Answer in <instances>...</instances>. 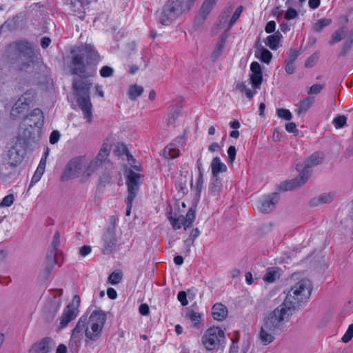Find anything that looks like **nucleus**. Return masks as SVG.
<instances>
[{"mask_svg": "<svg viewBox=\"0 0 353 353\" xmlns=\"http://www.w3.org/2000/svg\"><path fill=\"white\" fill-rule=\"evenodd\" d=\"M44 117L43 112L39 109H34L31 113L25 119V125L29 126L31 129L33 127L39 130L43 125Z\"/></svg>", "mask_w": 353, "mask_h": 353, "instance_id": "a211bd4d", "label": "nucleus"}, {"mask_svg": "<svg viewBox=\"0 0 353 353\" xmlns=\"http://www.w3.org/2000/svg\"><path fill=\"white\" fill-rule=\"evenodd\" d=\"M203 173H199V177H198V179L196 181V189L198 195H200V194L201 192V190L203 189Z\"/></svg>", "mask_w": 353, "mask_h": 353, "instance_id": "680f3d73", "label": "nucleus"}, {"mask_svg": "<svg viewBox=\"0 0 353 353\" xmlns=\"http://www.w3.org/2000/svg\"><path fill=\"white\" fill-rule=\"evenodd\" d=\"M60 245V234L59 231H57L53 236V239L51 243L50 249L48 251L47 259L50 261H55L57 255V250Z\"/></svg>", "mask_w": 353, "mask_h": 353, "instance_id": "393cba45", "label": "nucleus"}, {"mask_svg": "<svg viewBox=\"0 0 353 353\" xmlns=\"http://www.w3.org/2000/svg\"><path fill=\"white\" fill-rule=\"evenodd\" d=\"M297 16V11L292 8H289L285 13V18L288 20H291L295 19Z\"/></svg>", "mask_w": 353, "mask_h": 353, "instance_id": "4d7b16f0", "label": "nucleus"}, {"mask_svg": "<svg viewBox=\"0 0 353 353\" xmlns=\"http://www.w3.org/2000/svg\"><path fill=\"white\" fill-rule=\"evenodd\" d=\"M14 200L13 194H8L6 196L0 203V207H9L10 206Z\"/></svg>", "mask_w": 353, "mask_h": 353, "instance_id": "5fc2aeb1", "label": "nucleus"}, {"mask_svg": "<svg viewBox=\"0 0 353 353\" xmlns=\"http://www.w3.org/2000/svg\"><path fill=\"white\" fill-rule=\"evenodd\" d=\"M39 132V130L33 127V129H31L30 127L26 128L24 129L23 132V139L26 141L34 140L37 136V134Z\"/></svg>", "mask_w": 353, "mask_h": 353, "instance_id": "79ce46f5", "label": "nucleus"}, {"mask_svg": "<svg viewBox=\"0 0 353 353\" xmlns=\"http://www.w3.org/2000/svg\"><path fill=\"white\" fill-rule=\"evenodd\" d=\"M177 299L181 302V305L183 306H185V305H187L188 304V301L187 300V295H186L185 292L180 291L178 293Z\"/></svg>", "mask_w": 353, "mask_h": 353, "instance_id": "e2e57ef3", "label": "nucleus"}, {"mask_svg": "<svg viewBox=\"0 0 353 353\" xmlns=\"http://www.w3.org/2000/svg\"><path fill=\"white\" fill-rule=\"evenodd\" d=\"M100 75L103 78L112 77L114 73V70L110 66L105 65L99 71Z\"/></svg>", "mask_w": 353, "mask_h": 353, "instance_id": "603ef678", "label": "nucleus"}, {"mask_svg": "<svg viewBox=\"0 0 353 353\" xmlns=\"http://www.w3.org/2000/svg\"><path fill=\"white\" fill-rule=\"evenodd\" d=\"M33 97L32 92H26L25 94L19 98L15 103L12 109L11 114L14 117H17L18 114H24L27 112Z\"/></svg>", "mask_w": 353, "mask_h": 353, "instance_id": "dca6fc26", "label": "nucleus"}, {"mask_svg": "<svg viewBox=\"0 0 353 353\" xmlns=\"http://www.w3.org/2000/svg\"><path fill=\"white\" fill-rule=\"evenodd\" d=\"M107 319L106 314L101 310L94 311L90 316L85 329V336L92 341H97L102 333Z\"/></svg>", "mask_w": 353, "mask_h": 353, "instance_id": "0eeeda50", "label": "nucleus"}, {"mask_svg": "<svg viewBox=\"0 0 353 353\" xmlns=\"http://www.w3.org/2000/svg\"><path fill=\"white\" fill-rule=\"evenodd\" d=\"M110 147L107 143H103L102 147L97 154V157L94 159L96 161H99L101 164L103 161L108 157L110 154Z\"/></svg>", "mask_w": 353, "mask_h": 353, "instance_id": "a19ab883", "label": "nucleus"}, {"mask_svg": "<svg viewBox=\"0 0 353 353\" xmlns=\"http://www.w3.org/2000/svg\"><path fill=\"white\" fill-rule=\"evenodd\" d=\"M281 37V34L277 31L274 34L268 36L265 39V44L273 50H276L279 47Z\"/></svg>", "mask_w": 353, "mask_h": 353, "instance_id": "bb28decb", "label": "nucleus"}, {"mask_svg": "<svg viewBox=\"0 0 353 353\" xmlns=\"http://www.w3.org/2000/svg\"><path fill=\"white\" fill-rule=\"evenodd\" d=\"M176 189L178 190L179 194H181L182 196L186 193L187 188L185 182L178 181L175 184Z\"/></svg>", "mask_w": 353, "mask_h": 353, "instance_id": "13d9d810", "label": "nucleus"}, {"mask_svg": "<svg viewBox=\"0 0 353 353\" xmlns=\"http://www.w3.org/2000/svg\"><path fill=\"white\" fill-rule=\"evenodd\" d=\"M60 139V133L59 131L54 130L50 136V143L51 144H55L58 142Z\"/></svg>", "mask_w": 353, "mask_h": 353, "instance_id": "774afa93", "label": "nucleus"}, {"mask_svg": "<svg viewBox=\"0 0 353 353\" xmlns=\"http://www.w3.org/2000/svg\"><path fill=\"white\" fill-rule=\"evenodd\" d=\"M141 175L134 172L132 170L127 172L126 174V185L128 187V196L135 198L139 190L141 183Z\"/></svg>", "mask_w": 353, "mask_h": 353, "instance_id": "f8f14e48", "label": "nucleus"}, {"mask_svg": "<svg viewBox=\"0 0 353 353\" xmlns=\"http://www.w3.org/2000/svg\"><path fill=\"white\" fill-rule=\"evenodd\" d=\"M250 79L252 83V86L254 89H259L261 87L263 76L262 73H252L250 76Z\"/></svg>", "mask_w": 353, "mask_h": 353, "instance_id": "a18cd8bd", "label": "nucleus"}, {"mask_svg": "<svg viewBox=\"0 0 353 353\" xmlns=\"http://www.w3.org/2000/svg\"><path fill=\"white\" fill-rule=\"evenodd\" d=\"M334 194L331 192L323 193L312 201V205H317L321 203H329L332 201Z\"/></svg>", "mask_w": 353, "mask_h": 353, "instance_id": "2f4dec72", "label": "nucleus"}, {"mask_svg": "<svg viewBox=\"0 0 353 353\" xmlns=\"http://www.w3.org/2000/svg\"><path fill=\"white\" fill-rule=\"evenodd\" d=\"M318 58H319V56L316 53H314L312 55H311L305 61V67H307V68L312 67L314 65L316 60L318 59Z\"/></svg>", "mask_w": 353, "mask_h": 353, "instance_id": "052dcab7", "label": "nucleus"}, {"mask_svg": "<svg viewBox=\"0 0 353 353\" xmlns=\"http://www.w3.org/2000/svg\"><path fill=\"white\" fill-rule=\"evenodd\" d=\"M279 199L280 196L277 192L265 195L260 200V205L258 208L263 213H269L274 209L276 204L279 201Z\"/></svg>", "mask_w": 353, "mask_h": 353, "instance_id": "f3484780", "label": "nucleus"}, {"mask_svg": "<svg viewBox=\"0 0 353 353\" xmlns=\"http://www.w3.org/2000/svg\"><path fill=\"white\" fill-rule=\"evenodd\" d=\"M323 85L321 84H314L312 85L308 91V94H319L321 90L323 89Z\"/></svg>", "mask_w": 353, "mask_h": 353, "instance_id": "69168bd1", "label": "nucleus"}, {"mask_svg": "<svg viewBox=\"0 0 353 353\" xmlns=\"http://www.w3.org/2000/svg\"><path fill=\"white\" fill-rule=\"evenodd\" d=\"M299 52L296 50H292L288 54V57L285 60L287 62L294 63L298 57Z\"/></svg>", "mask_w": 353, "mask_h": 353, "instance_id": "bf43d9fd", "label": "nucleus"}, {"mask_svg": "<svg viewBox=\"0 0 353 353\" xmlns=\"http://www.w3.org/2000/svg\"><path fill=\"white\" fill-rule=\"evenodd\" d=\"M180 151L173 144L167 145L163 150V156L165 159H172L179 157Z\"/></svg>", "mask_w": 353, "mask_h": 353, "instance_id": "473e14b6", "label": "nucleus"}, {"mask_svg": "<svg viewBox=\"0 0 353 353\" xmlns=\"http://www.w3.org/2000/svg\"><path fill=\"white\" fill-rule=\"evenodd\" d=\"M58 292L59 294L58 295H53L51 299H49L43 309L45 318L48 321L54 319L62 304L61 298L62 290H59Z\"/></svg>", "mask_w": 353, "mask_h": 353, "instance_id": "9b49d317", "label": "nucleus"}, {"mask_svg": "<svg viewBox=\"0 0 353 353\" xmlns=\"http://www.w3.org/2000/svg\"><path fill=\"white\" fill-rule=\"evenodd\" d=\"M196 218V211L192 208H190L185 215L183 216V221L185 223V230L190 228Z\"/></svg>", "mask_w": 353, "mask_h": 353, "instance_id": "e433bc0d", "label": "nucleus"}, {"mask_svg": "<svg viewBox=\"0 0 353 353\" xmlns=\"http://www.w3.org/2000/svg\"><path fill=\"white\" fill-rule=\"evenodd\" d=\"M353 337V323L348 326L345 334L342 337V341L344 343L349 342Z\"/></svg>", "mask_w": 353, "mask_h": 353, "instance_id": "864d4df0", "label": "nucleus"}, {"mask_svg": "<svg viewBox=\"0 0 353 353\" xmlns=\"http://www.w3.org/2000/svg\"><path fill=\"white\" fill-rule=\"evenodd\" d=\"M352 44H353V42H352V41L346 40V41L343 45V48H342V50H341L342 56H345L347 54V53L351 49Z\"/></svg>", "mask_w": 353, "mask_h": 353, "instance_id": "0e129e2a", "label": "nucleus"}, {"mask_svg": "<svg viewBox=\"0 0 353 353\" xmlns=\"http://www.w3.org/2000/svg\"><path fill=\"white\" fill-rule=\"evenodd\" d=\"M228 34L227 32H225L221 37L220 40L216 45L214 50L212 54V57L214 59H217L219 55L221 54L222 50L225 44L227 38H228Z\"/></svg>", "mask_w": 353, "mask_h": 353, "instance_id": "7c9ffc66", "label": "nucleus"}, {"mask_svg": "<svg viewBox=\"0 0 353 353\" xmlns=\"http://www.w3.org/2000/svg\"><path fill=\"white\" fill-rule=\"evenodd\" d=\"M168 219L173 228L174 230H179L183 227L185 229V223L183 221V216L179 215L177 217H174L172 216H168Z\"/></svg>", "mask_w": 353, "mask_h": 353, "instance_id": "c9c22d12", "label": "nucleus"}, {"mask_svg": "<svg viewBox=\"0 0 353 353\" xmlns=\"http://www.w3.org/2000/svg\"><path fill=\"white\" fill-rule=\"evenodd\" d=\"M46 165V159L45 158H42L40 160L39 164L32 176V180H31V185H33L34 183H37L41 178L43 174L44 173L45 168Z\"/></svg>", "mask_w": 353, "mask_h": 353, "instance_id": "c85d7f7f", "label": "nucleus"}, {"mask_svg": "<svg viewBox=\"0 0 353 353\" xmlns=\"http://www.w3.org/2000/svg\"><path fill=\"white\" fill-rule=\"evenodd\" d=\"M88 0H71L70 6L72 10L79 19H83L85 17V6L88 5Z\"/></svg>", "mask_w": 353, "mask_h": 353, "instance_id": "4be33fe9", "label": "nucleus"}, {"mask_svg": "<svg viewBox=\"0 0 353 353\" xmlns=\"http://www.w3.org/2000/svg\"><path fill=\"white\" fill-rule=\"evenodd\" d=\"M277 276V272L272 270L268 269L267 272L263 276V280L268 283H273L276 281Z\"/></svg>", "mask_w": 353, "mask_h": 353, "instance_id": "09e8293b", "label": "nucleus"}, {"mask_svg": "<svg viewBox=\"0 0 353 353\" xmlns=\"http://www.w3.org/2000/svg\"><path fill=\"white\" fill-rule=\"evenodd\" d=\"M243 7L241 6H239L235 12H234L232 17H231L229 23H228V27L226 32H228L230 28L232 27V26L234 24V23L239 19L240 15L242 12Z\"/></svg>", "mask_w": 353, "mask_h": 353, "instance_id": "49530a36", "label": "nucleus"}, {"mask_svg": "<svg viewBox=\"0 0 353 353\" xmlns=\"http://www.w3.org/2000/svg\"><path fill=\"white\" fill-rule=\"evenodd\" d=\"M101 164L99 163V161H96L95 159H93L90 161V164L88 165L87 168L84 171L83 175L88 178L101 165Z\"/></svg>", "mask_w": 353, "mask_h": 353, "instance_id": "37998d69", "label": "nucleus"}, {"mask_svg": "<svg viewBox=\"0 0 353 353\" xmlns=\"http://www.w3.org/2000/svg\"><path fill=\"white\" fill-rule=\"evenodd\" d=\"M236 89L241 93H245L248 99H251L254 94L256 93V91L252 92L250 88H248L243 82H238L236 85Z\"/></svg>", "mask_w": 353, "mask_h": 353, "instance_id": "4c0bfd02", "label": "nucleus"}, {"mask_svg": "<svg viewBox=\"0 0 353 353\" xmlns=\"http://www.w3.org/2000/svg\"><path fill=\"white\" fill-rule=\"evenodd\" d=\"M117 239L115 232L112 229H108L103 237V252L109 254L115 248Z\"/></svg>", "mask_w": 353, "mask_h": 353, "instance_id": "6ab92c4d", "label": "nucleus"}, {"mask_svg": "<svg viewBox=\"0 0 353 353\" xmlns=\"http://www.w3.org/2000/svg\"><path fill=\"white\" fill-rule=\"evenodd\" d=\"M347 117L344 115H337L333 119V123L336 129L342 128L346 125Z\"/></svg>", "mask_w": 353, "mask_h": 353, "instance_id": "de8ad7c7", "label": "nucleus"}, {"mask_svg": "<svg viewBox=\"0 0 353 353\" xmlns=\"http://www.w3.org/2000/svg\"><path fill=\"white\" fill-rule=\"evenodd\" d=\"M236 154V148L233 145H230L228 149V163H233L235 161Z\"/></svg>", "mask_w": 353, "mask_h": 353, "instance_id": "6e6d98bb", "label": "nucleus"}, {"mask_svg": "<svg viewBox=\"0 0 353 353\" xmlns=\"http://www.w3.org/2000/svg\"><path fill=\"white\" fill-rule=\"evenodd\" d=\"M72 57L70 65L73 74L85 77L86 65L97 63L99 60V54L91 45H85L72 51Z\"/></svg>", "mask_w": 353, "mask_h": 353, "instance_id": "7ed1b4c3", "label": "nucleus"}, {"mask_svg": "<svg viewBox=\"0 0 353 353\" xmlns=\"http://www.w3.org/2000/svg\"><path fill=\"white\" fill-rule=\"evenodd\" d=\"M85 161L82 157L75 158L71 160L66 165L61 179L62 181H68L69 179L79 176L84 166Z\"/></svg>", "mask_w": 353, "mask_h": 353, "instance_id": "9d476101", "label": "nucleus"}, {"mask_svg": "<svg viewBox=\"0 0 353 353\" xmlns=\"http://www.w3.org/2000/svg\"><path fill=\"white\" fill-rule=\"evenodd\" d=\"M312 290L311 281L307 279H303L291 287L284 301L296 310L297 307L308 301Z\"/></svg>", "mask_w": 353, "mask_h": 353, "instance_id": "39448f33", "label": "nucleus"}, {"mask_svg": "<svg viewBox=\"0 0 353 353\" xmlns=\"http://www.w3.org/2000/svg\"><path fill=\"white\" fill-rule=\"evenodd\" d=\"M80 302L79 296L77 294L74 295L72 302L64 309L60 318L59 329L65 327L70 321L77 317L79 313Z\"/></svg>", "mask_w": 353, "mask_h": 353, "instance_id": "1a4fd4ad", "label": "nucleus"}, {"mask_svg": "<svg viewBox=\"0 0 353 353\" xmlns=\"http://www.w3.org/2000/svg\"><path fill=\"white\" fill-rule=\"evenodd\" d=\"M255 56L258 57L261 61L267 64L271 61L272 57V53L259 42L256 43Z\"/></svg>", "mask_w": 353, "mask_h": 353, "instance_id": "b1692460", "label": "nucleus"}, {"mask_svg": "<svg viewBox=\"0 0 353 353\" xmlns=\"http://www.w3.org/2000/svg\"><path fill=\"white\" fill-rule=\"evenodd\" d=\"M186 317L188 318L194 327H198L201 320V314L195 311L190 310L186 314Z\"/></svg>", "mask_w": 353, "mask_h": 353, "instance_id": "ea45409f", "label": "nucleus"}, {"mask_svg": "<svg viewBox=\"0 0 353 353\" xmlns=\"http://www.w3.org/2000/svg\"><path fill=\"white\" fill-rule=\"evenodd\" d=\"M91 83L88 81L74 79L72 88L77 98V103L82 111L83 118L88 122L92 121V104L90 97Z\"/></svg>", "mask_w": 353, "mask_h": 353, "instance_id": "20e7f679", "label": "nucleus"}, {"mask_svg": "<svg viewBox=\"0 0 353 353\" xmlns=\"http://www.w3.org/2000/svg\"><path fill=\"white\" fill-rule=\"evenodd\" d=\"M281 332L272 327L263 321L262 325L259 333V339L263 345H268L276 339V336Z\"/></svg>", "mask_w": 353, "mask_h": 353, "instance_id": "4468645a", "label": "nucleus"}, {"mask_svg": "<svg viewBox=\"0 0 353 353\" xmlns=\"http://www.w3.org/2000/svg\"><path fill=\"white\" fill-rule=\"evenodd\" d=\"M212 314L214 320L221 321L228 316V309L222 303H216L212 308Z\"/></svg>", "mask_w": 353, "mask_h": 353, "instance_id": "5701e85b", "label": "nucleus"}, {"mask_svg": "<svg viewBox=\"0 0 353 353\" xmlns=\"http://www.w3.org/2000/svg\"><path fill=\"white\" fill-rule=\"evenodd\" d=\"M34 56L32 46L27 40L11 42L5 50L7 62L21 70H26L33 63Z\"/></svg>", "mask_w": 353, "mask_h": 353, "instance_id": "f257e3e1", "label": "nucleus"}, {"mask_svg": "<svg viewBox=\"0 0 353 353\" xmlns=\"http://www.w3.org/2000/svg\"><path fill=\"white\" fill-rule=\"evenodd\" d=\"M332 22V20L330 19H321L316 21V23L313 26V30L316 32H321L324 28L329 26Z\"/></svg>", "mask_w": 353, "mask_h": 353, "instance_id": "c03bdc74", "label": "nucleus"}, {"mask_svg": "<svg viewBox=\"0 0 353 353\" xmlns=\"http://www.w3.org/2000/svg\"><path fill=\"white\" fill-rule=\"evenodd\" d=\"M294 311L293 307L290 306L283 301L281 305L264 317L263 321L281 332L283 325L289 321Z\"/></svg>", "mask_w": 353, "mask_h": 353, "instance_id": "423d86ee", "label": "nucleus"}, {"mask_svg": "<svg viewBox=\"0 0 353 353\" xmlns=\"http://www.w3.org/2000/svg\"><path fill=\"white\" fill-rule=\"evenodd\" d=\"M181 14V8L178 6L171 7L170 4L166 3L162 10L159 14V21L162 25H169L173 19Z\"/></svg>", "mask_w": 353, "mask_h": 353, "instance_id": "ddd939ff", "label": "nucleus"}, {"mask_svg": "<svg viewBox=\"0 0 353 353\" xmlns=\"http://www.w3.org/2000/svg\"><path fill=\"white\" fill-rule=\"evenodd\" d=\"M276 114L279 117L285 119V120H290L292 119V114L290 111L288 109L279 108L276 110Z\"/></svg>", "mask_w": 353, "mask_h": 353, "instance_id": "3c124183", "label": "nucleus"}, {"mask_svg": "<svg viewBox=\"0 0 353 353\" xmlns=\"http://www.w3.org/2000/svg\"><path fill=\"white\" fill-rule=\"evenodd\" d=\"M121 279L122 274L119 272H113L108 277V281L112 285L118 284Z\"/></svg>", "mask_w": 353, "mask_h": 353, "instance_id": "8fccbe9b", "label": "nucleus"}, {"mask_svg": "<svg viewBox=\"0 0 353 353\" xmlns=\"http://www.w3.org/2000/svg\"><path fill=\"white\" fill-rule=\"evenodd\" d=\"M225 337L223 330L212 326L208 328L202 336V343L207 350L219 349L225 343Z\"/></svg>", "mask_w": 353, "mask_h": 353, "instance_id": "6e6552de", "label": "nucleus"}, {"mask_svg": "<svg viewBox=\"0 0 353 353\" xmlns=\"http://www.w3.org/2000/svg\"><path fill=\"white\" fill-rule=\"evenodd\" d=\"M345 34L346 31L344 28L337 29L332 33L329 43L333 45L335 43L341 41L345 37Z\"/></svg>", "mask_w": 353, "mask_h": 353, "instance_id": "72a5a7b5", "label": "nucleus"}, {"mask_svg": "<svg viewBox=\"0 0 353 353\" xmlns=\"http://www.w3.org/2000/svg\"><path fill=\"white\" fill-rule=\"evenodd\" d=\"M56 343L51 337H44L34 343L30 349V353H49L53 350Z\"/></svg>", "mask_w": 353, "mask_h": 353, "instance_id": "2eb2a0df", "label": "nucleus"}, {"mask_svg": "<svg viewBox=\"0 0 353 353\" xmlns=\"http://www.w3.org/2000/svg\"><path fill=\"white\" fill-rule=\"evenodd\" d=\"M195 0H168L167 3L170 4L171 7L181 8V14L188 11L192 6Z\"/></svg>", "mask_w": 353, "mask_h": 353, "instance_id": "cd10ccee", "label": "nucleus"}, {"mask_svg": "<svg viewBox=\"0 0 353 353\" xmlns=\"http://www.w3.org/2000/svg\"><path fill=\"white\" fill-rule=\"evenodd\" d=\"M324 159L322 152H316L308 157L303 163L296 165V170L299 172L297 178L285 181L281 184V189L284 191L291 190L305 184L310 178L312 168L321 164Z\"/></svg>", "mask_w": 353, "mask_h": 353, "instance_id": "f03ea898", "label": "nucleus"}, {"mask_svg": "<svg viewBox=\"0 0 353 353\" xmlns=\"http://www.w3.org/2000/svg\"><path fill=\"white\" fill-rule=\"evenodd\" d=\"M134 199V198H132V196H127V198L125 199V203H126V205H127L126 212H125L126 216L130 215L131 209L132 207V203H133Z\"/></svg>", "mask_w": 353, "mask_h": 353, "instance_id": "338daca9", "label": "nucleus"}, {"mask_svg": "<svg viewBox=\"0 0 353 353\" xmlns=\"http://www.w3.org/2000/svg\"><path fill=\"white\" fill-rule=\"evenodd\" d=\"M217 0H205L196 17L195 22L200 25L204 22Z\"/></svg>", "mask_w": 353, "mask_h": 353, "instance_id": "aec40b11", "label": "nucleus"}, {"mask_svg": "<svg viewBox=\"0 0 353 353\" xmlns=\"http://www.w3.org/2000/svg\"><path fill=\"white\" fill-rule=\"evenodd\" d=\"M222 188L221 181L219 177H213L209 188L210 194L213 196H218Z\"/></svg>", "mask_w": 353, "mask_h": 353, "instance_id": "c756f323", "label": "nucleus"}, {"mask_svg": "<svg viewBox=\"0 0 353 353\" xmlns=\"http://www.w3.org/2000/svg\"><path fill=\"white\" fill-rule=\"evenodd\" d=\"M87 324V317L81 316L72 330L71 339L70 340L69 343L70 347H72L74 345L77 344V340L79 338V334H81L83 330L85 331Z\"/></svg>", "mask_w": 353, "mask_h": 353, "instance_id": "412c9836", "label": "nucleus"}, {"mask_svg": "<svg viewBox=\"0 0 353 353\" xmlns=\"http://www.w3.org/2000/svg\"><path fill=\"white\" fill-rule=\"evenodd\" d=\"M211 169L213 177H219V173L225 172L227 166L221 161L218 157H214L211 162Z\"/></svg>", "mask_w": 353, "mask_h": 353, "instance_id": "a878e982", "label": "nucleus"}, {"mask_svg": "<svg viewBox=\"0 0 353 353\" xmlns=\"http://www.w3.org/2000/svg\"><path fill=\"white\" fill-rule=\"evenodd\" d=\"M143 92V88L137 85H133L129 88L128 95L129 98L131 100H135L138 97L141 96Z\"/></svg>", "mask_w": 353, "mask_h": 353, "instance_id": "58836bf2", "label": "nucleus"}, {"mask_svg": "<svg viewBox=\"0 0 353 353\" xmlns=\"http://www.w3.org/2000/svg\"><path fill=\"white\" fill-rule=\"evenodd\" d=\"M314 102V99L312 97H307L304 100L301 101L299 103V108L296 110V113L299 115L305 112L312 105Z\"/></svg>", "mask_w": 353, "mask_h": 353, "instance_id": "f704fd0d", "label": "nucleus"}]
</instances>
